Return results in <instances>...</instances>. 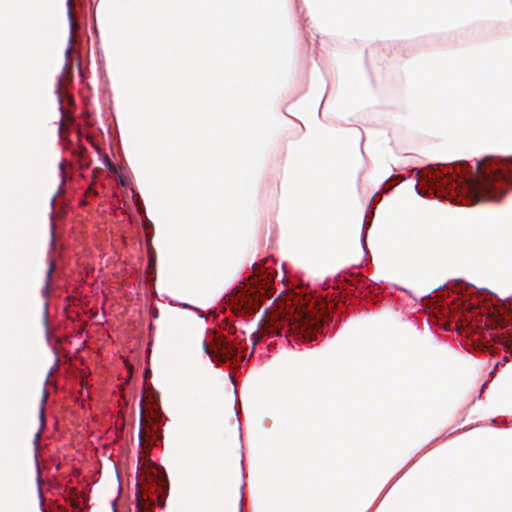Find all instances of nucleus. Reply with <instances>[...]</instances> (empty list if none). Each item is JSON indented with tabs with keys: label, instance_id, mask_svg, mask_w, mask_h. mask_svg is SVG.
Instances as JSON below:
<instances>
[{
	"label": "nucleus",
	"instance_id": "obj_1",
	"mask_svg": "<svg viewBox=\"0 0 512 512\" xmlns=\"http://www.w3.org/2000/svg\"><path fill=\"white\" fill-rule=\"evenodd\" d=\"M512 185V171L491 161L478 164V173L468 182L469 190L480 200H499L506 192L505 185Z\"/></svg>",
	"mask_w": 512,
	"mask_h": 512
},
{
	"label": "nucleus",
	"instance_id": "obj_2",
	"mask_svg": "<svg viewBox=\"0 0 512 512\" xmlns=\"http://www.w3.org/2000/svg\"><path fill=\"white\" fill-rule=\"evenodd\" d=\"M315 308V301L306 302L305 299L295 296L287 312L286 321L291 329L302 331L304 337L309 338L310 341L315 339V334L323 326V319L314 311Z\"/></svg>",
	"mask_w": 512,
	"mask_h": 512
},
{
	"label": "nucleus",
	"instance_id": "obj_3",
	"mask_svg": "<svg viewBox=\"0 0 512 512\" xmlns=\"http://www.w3.org/2000/svg\"><path fill=\"white\" fill-rule=\"evenodd\" d=\"M202 345L206 354L210 356L212 361L225 363L237 355V348L230 344L223 334L214 333L212 342L208 344L204 340Z\"/></svg>",
	"mask_w": 512,
	"mask_h": 512
},
{
	"label": "nucleus",
	"instance_id": "obj_4",
	"mask_svg": "<svg viewBox=\"0 0 512 512\" xmlns=\"http://www.w3.org/2000/svg\"><path fill=\"white\" fill-rule=\"evenodd\" d=\"M53 271H54V264H53V263H51V264H50V267H49V269H48V271H47V281H49V279H50V277H51V275H52Z\"/></svg>",
	"mask_w": 512,
	"mask_h": 512
},
{
	"label": "nucleus",
	"instance_id": "obj_5",
	"mask_svg": "<svg viewBox=\"0 0 512 512\" xmlns=\"http://www.w3.org/2000/svg\"><path fill=\"white\" fill-rule=\"evenodd\" d=\"M259 306H260L259 304H257V305L255 304V307L253 308V310L256 311L257 308H259Z\"/></svg>",
	"mask_w": 512,
	"mask_h": 512
},
{
	"label": "nucleus",
	"instance_id": "obj_6",
	"mask_svg": "<svg viewBox=\"0 0 512 512\" xmlns=\"http://www.w3.org/2000/svg\"><path fill=\"white\" fill-rule=\"evenodd\" d=\"M71 1H72V0H69V1H68L69 5L71 4Z\"/></svg>",
	"mask_w": 512,
	"mask_h": 512
}]
</instances>
